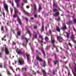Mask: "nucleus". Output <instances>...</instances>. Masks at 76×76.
I'll return each mask as SVG.
<instances>
[{"label": "nucleus", "mask_w": 76, "mask_h": 76, "mask_svg": "<svg viewBox=\"0 0 76 76\" xmlns=\"http://www.w3.org/2000/svg\"><path fill=\"white\" fill-rule=\"evenodd\" d=\"M25 19H26V22H28V18H27V17H26L25 18Z\"/></svg>", "instance_id": "a19ab883"}, {"label": "nucleus", "mask_w": 76, "mask_h": 76, "mask_svg": "<svg viewBox=\"0 0 76 76\" xmlns=\"http://www.w3.org/2000/svg\"><path fill=\"white\" fill-rule=\"evenodd\" d=\"M2 41H6V40L4 39V38H2Z\"/></svg>", "instance_id": "bf43d9fd"}, {"label": "nucleus", "mask_w": 76, "mask_h": 76, "mask_svg": "<svg viewBox=\"0 0 76 76\" xmlns=\"http://www.w3.org/2000/svg\"><path fill=\"white\" fill-rule=\"evenodd\" d=\"M8 75H12V74H11V73H10V72H9V71H8Z\"/></svg>", "instance_id": "5fc2aeb1"}, {"label": "nucleus", "mask_w": 76, "mask_h": 76, "mask_svg": "<svg viewBox=\"0 0 76 76\" xmlns=\"http://www.w3.org/2000/svg\"><path fill=\"white\" fill-rule=\"evenodd\" d=\"M42 72L43 73V76H47V73L46 72L45 70L44 69H42Z\"/></svg>", "instance_id": "9b49d317"}, {"label": "nucleus", "mask_w": 76, "mask_h": 76, "mask_svg": "<svg viewBox=\"0 0 76 76\" xmlns=\"http://www.w3.org/2000/svg\"><path fill=\"white\" fill-rule=\"evenodd\" d=\"M72 73H73V74L74 76H76V74H75V73L74 72H73V71H72Z\"/></svg>", "instance_id": "ea45409f"}, {"label": "nucleus", "mask_w": 76, "mask_h": 76, "mask_svg": "<svg viewBox=\"0 0 76 76\" xmlns=\"http://www.w3.org/2000/svg\"><path fill=\"white\" fill-rule=\"evenodd\" d=\"M37 73H38V74H41V73H40V72H39V71H37Z\"/></svg>", "instance_id": "4d7b16f0"}, {"label": "nucleus", "mask_w": 76, "mask_h": 76, "mask_svg": "<svg viewBox=\"0 0 76 76\" xmlns=\"http://www.w3.org/2000/svg\"><path fill=\"white\" fill-rule=\"evenodd\" d=\"M45 66H46V65L45 64V61H44V62L43 63V66L45 67Z\"/></svg>", "instance_id": "2f4dec72"}, {"label": "nucleus", "mask_w": 76, "mask_h": 76, "mask_svg": "<svg viewBox=\"0 0 76 76\" xmlns=\"http://www.w3.org/2000/svg\"><path fill=\"white\" fill-rule=\"evenodd\" d=\"M18 63H19V65H22V64H24L25 63L23 61V60L21 58H19L18 61Z\"/></svg>", "instance_id": "7ed1b4c3"}, {"label": "nucleus", "mask_w": 76, "mask_h": 76, "mask_svg": "<svg viewBox=\"0 0 76 76\" xmlns=\"http://www.w3.org/2000/svg\"><path fill=\"white\" fill-rule=\"evenodd\" d=\"M58 61H56V62H54V64H57V63H58Z\"/></svg>", "instance_id": "8fccbe9b"}, {"label": "nucleus", "mask_w": 76, "mask_h": 76, "mask_svg": "<svg viewBox=\"0 0 76 76\" xmlns=\"http://www.w3.org/2000/svg\"><path fill=\"white\" fill-rule=\"evenodd\" d=\"M18 21L19 23H20V25H22V22L20 21V18H18Z\"/></svg>", "instance_id": "a211bd4d"}, {"label": "nucleus", "mask_w": 76, "mask_h": 76, "mask_svg": "<svg viewBox=\"0 0 76 76\" xmlns=\"http://www.w3.org/2000/svg\"><path fill=\"white\" fill-rule=\"evenodd\" d=\"M57 39L60 42H61L63 41V39L62 38H57Z\"/></svg>", "instance_id": "393cba45"}, {"label": "nucleus", "mask_w": 76, "mask_h": 76, "mask_svg": "<svg viewBox=\"0 0 76 76\" xmlns=\"http://www.w3.org/2000/svg\"><path fill=\"white\" fill-rule=\"evenodd\" d=\"M23 3L22 2L21 6V10H22V11H23V12H25V10H24V9H23Z\"/></svg>", "instance_id": "1a4fd4ad"}, {"label": "nucleus", "mask_w": 76, "mask_h": 76, "mask_svg": "<svg viewBox=\"0 0 76 76\" xmlns=\"http://www.w3.org/2000/svg\"><path fill=\"white\" fill-rule=\"evenodd\" d=\"M25 41H26V42H28V41H29V39L25 38L24 39Z\"/></svg>", "instance_id": "c756f323"}, {"label": "nucleus", "mask_w": 76, "mask_h": 76, "mask_svg": "<svg viewBox=\"0 0 76 76\" xmlns=\"http://www.w3.org/2000/svg\"><path fill=\"white\" fill-rule=\"evenodd\" d=\"M53 12H56V13L54 14H53V15L55 17H56V16H58V15L60 14V13L59 12H57V11H58V10L56 9H53Z\"/></svg>", "instance_id": "f257e3e1"}, {"label": "nucleus", "mask_w": 76, "mask_h": 76, "mask_svg": "<svg viewBox=\"0 0 76 76\" xmlns=\"http://www.w3.org/2000/svg\"><path fill=\"white\" fill-rule=\"evenodd\" d=\"M51 34H52V32H51V31L50 30H49V31L47 34V35H48V36H49L50 35H51Z\"/></svg>", "instance_id": "6ab92c4d"}, {"label": "nucleus", "mask_w": 76, "mask_h": 76, "mask_svg": "<svg viewBox=\"0 0 76 76\" xmlns=\"http://www.w3.org/2000/svg\"><path fill=\"white\" fill-rule=\"evenodd\" d=\"M21 34V32L20 31H18L17 32V35L18 36H20Z\"/></svg>", "instance_id": "b1692460"}, {"label": "nucleus", "mask_w": 76, "mask_h": 76, "mask_svg": "<svg viewBox=\"0 0 76 76\" xmlns=\"http://www.w3.org/2000/svg\"><path fill=\"white\" fill-rule=\"evenodd\" d=\"M45 40L47 42H49L48 38H45Z\"/></svg>", "instance_id": "c9c22d12"}, {"label": "nucleus", "mask_w": 76, "mask_h": 76, "mask_svg": "<svg viewBox=\"0 0 76 76\" xmlns=\"http://www.w3.org/2000/svg\"><path fill=\"white\" fill-rule=\"evenodd\" d=\"M8 2H10V3H11V1H10V0H9V1H8Z\"/></svg>", "instance_id": "774afa93"}, {"label": "nucleus", "mask_w": 76, "mask_h": 76, "mask_svg": "<svg viewBox=\"0 0 76 76\" xmlns=\"http://www.w3.org/2000/svg\"><path fill=\"white\" fill-rule=\"evenodd\" d=\"M1 52L0 53V57H1V54H2V53L3 51H4V48H2L1 49Z\"/></svg>", "instance_id": "4be33fe9"}, {"label": "nucleus", "mask_w": 76, "mask_h": 76, "mask_svg": "<svg viewBox=\"0 0 76 76\" xmlns=\"http://www.w3.org/2000/svg\"><path fill=\"white\" fill-rule=\"evenodd\" d=\"M38 41L39 42H40V43H42V42H43V41H42V40H40L39 39H38Z\"/></svg>", "instance_id": "72a5a7b5"}, {"label": "nucleus", "mask_w": 76, "mask_h": 76, "mask_svg": "<svg viewBox=\"0 0 76 76\" xmlns=\"http://www.w3.org/2000/svg\"><path fill=\"white\" fill-rule=\"evenodd\" d=\"M48 65H49V66H52V65L51 64V63H50V61H51L52 60H53V59H48Z\"/></svg>", "instance_id": "4468645a"}, {"label": "nucleus", "mask_w": 76, "mask_h": 76, "mask_svg": "<svg viewBox=\"0 0 76 76\" xmlns=\"http://www.w3.org/2000/svg\"><path fill=\"white\" fill-rule=\"evenodd\" d=\"M12 6L13 7H14V3H12Z\"/></svg>", "instance_id": "864d4df0"}, {"label": "nucleus", "mask_w": 76, "mask_h": 76, "mask_svg": "<svg viewBox=\"0 0 76 76\" xmlns=\"http://www.w3.org/2000/svg\"><path fill=\"white\" fill-rule=\"evenodd\" d=\"M41 10H42V7H41V4H39V10L38 11V12H40Z\"/></svg>", "instance_id": "ddd939ff"}, {"label": "nucleus", "mask_w": 76, "mask_h": 76, "mask_svg": "<svg viewBox=\"0 0 76 76\" xmlns=\"http://www.w3.org/2000/svg\"><path fill=\"white\" fill-rule=\"evenodd\" d=\"M22 38H26L24 36H22Z\"/></svg>", "instance_id": "603ef678"}, {"label": "nucleus", "mask_w": 76, "mask_h": 76, "mask_svg": "<svg viewBox=\"0 0 76 76\" xmlns=\"http://www.w3.org/2000/svg\"><path fill=\"white\" fill-rule=\"evenodd\" d=\"M0 67H1V68H2V65L0 64Z\"/></svg>", "instance_id": "69168bd1"}, {"label": "nucleus", "mask_w": 76, "mask_h": 76, "mask_svg": "<svg viewBox=\"0 0 76 76\" xmlns=\"http://www.w3.org/2000/svg\"><path fill=\"white\" fill-rule=\"evenodd\" d=\"M37 26H34V29H37Z\"/></svg>", "instance_id": "a18cd8bd"}, {"label": "nucleus", "mask_w": 76, "mask_h": 76, "mask_svg": "<svg viewBox=\"0 0 76 76\" xmlns=\"http://www.w3.org/2000/svg\"><path fill=\"white\" fill-rule=\"evenodd\" d=\"M5 5L6 6H4V7L7 12H8V6L6 4H5Z\"/></svg>", "instance_id": "2eb2a0df"}, {"label": "nucleus", "mask_w": 76, "mask_h": 76, "mask_svg": "<svg viewBox=\"0 0 76 76\" xmlns=\"http://www.w3.org/2000/svg\"><path fill=\"white\" fill-rule=\"evenodd\" d=\"M27 69L26 68L23 67L22 68V72L24 71H26Z\"/></svg>", "instance_id": "a878e982"}, {"label": "nucleus", "mask_w": 76, "mask_h": 76, "mask_svg": "<svg viewBox=\"0 0 76 76\" xmlns=\"http://www.w3.org/2000/svg\"><path fill=\"white\" fill-rule=\"evenodd\" d=\"M51 42L52 44H53V46L55 47V45H54V42H55V40L54 39H51Z\"/></svg>", "instance_id": "9d476101"}, {"label": "nucleus", "mask_w": 76, "mask_h": 76, "mask_svg": "<svg viewBox=\"0 0 76 76\" xmlns=\"http://www.w3.org/2000/svg\"><path fill=\"white\" fill-rule=\"evenodd\" d=\"M31 20H34V18L33 17L31 18Z\"/></svg>", "instance_id": "338daca9"}, {"label": "nucleus", "mask_w": 76, "mask_h": 76, "mask_svg": "<svg viewBox=\"0 0 76 76\" xmlns=\"http://www.w3.org/2000/svg\"><path fill=\"white\" fill-rule=\"evenodd\" d=\"M34 16L35 18H37L38 17V16L36 14H34Z\"/></svg>", "instance_id": "c03bdc74"}, {"label": "nucleus", "mask_w": 76, "mask_h": 76, "mask_svg": "<svg viewBox=\"0 0 76 76\" xmlns=\"http://www.w3.org/2000/svg\"><path fill=\"white\" fill-rule=\"evenodd\" d=\"M31 6L32 7L31 8V12H32V11H33V10L34 9V11L33 12V13H35V12L37 10V6H36L35 4H34V6L32 5H31Z\"/></svg>", "instance_id": "f03ea898"}, {"label": "nucleus", "mask_w": 76, "mask_h": 76, "mask_svg": "<svg viewBox=\"0 0 76 76\" xmlns=\"http://www.w3.org/2000/svg\"><path fill=\"white\" fill-rule=\"evenodd\" d=\"M74 22H75V23H76V19H74Z\"/></svg>", "instance_id": "3c124183"}, {"label": "nucleus", "mask_w": 76, "mask_h": 76, "mask_svg": "<svg viewBox=\"0 0 76 76\" xmlns=\"http://www.w3.org/2000/svg\"><path fill=\"white\" fill-rule=\"evenodd\" d=\"M27 61H28L29 60V57H30V55H27Z\"/></svg>", "instance_id": "bb28decb"}, {"label": "nucleus", "mask_w": 76, "mask_h": 76, "mask_svg": "<svg viewBox=\"0 0 76 76\" xmlns=\"http://www.w3.org/2000/svg\"><path fill=\"white\" fill-rule=\"evenodd\" d=\"M3 15L4 16V18H5V13L4 12L3 13Z\"/></svg>", "instance_id": "de8ad7c7"}, {"label": "nucleus", "mask_w": 76, "mask_h": 76, "mask_svg": "<svg viewBox=\"0 0 76 76\" xmlns=\"http://www.w3.org/2000/svg\"><path fill=\"white\" fill-rule=\"evenodd\" d=\"M57 38H62L61 36H59V37H57Z\"/></svg>", "instance_id": "680f3d73"}, {"label": "nucleus", "mask_w": 76, "mask_h": 76, "mask_svg": "<svg viewBox=\"0 0 76 76\" xmlns=\"http://www.w3.org/2000/svg\"><path fill=\"white\" fill-rule=\"evenodd\" d=\"M36 59L37 60H38L40 62H42V59L40 58V57H39V56L38 55H37L36 56Z\"/></svg>", "instance_id": "423d86ee"}, {"label": "nucleus", "mask_w": 76, "mask_h": 76, "mask_svg": "<svg viewBox=\"0 0 76 76\" xmlns=\"http://www.w3.org/2000/svg\"><path fill=\"white\" fill-rule=\"evenodd\" d=\"M43 55H44V57H45V52H44V51H43Z\"/></svg>", "instance_id": "09e8293b"}, {"label": "nucleus", "mask_w": 76, "mask_h": 76, "mask_svg": "<svg viewBox=\"0 0 76 76\" xmlns=\"http://www.w3.org/2000/svg\"><path fill=\"white\" fill-rule=\"evenodd\" d=\"M16 52H17L18 54H19V55H22V52H21L20 50H18V49H17Z\"/></svg>", "instance_id": "6e6552de"}, {"label": "nucleus", "mask_w": 76, "mask_h": 76, "mask_svg": "<svg viewBox=\"0 0 76 76\" xmlns=\"http://www.w3.org/2000/svg\"><path fill=\"white\" fill-rule=\"evenodd\" d=\"M19 28L18 27H17L16 29V31H19Z\"/></svg>", "instance_id": "49530a36"}, {"label": "nucleus", "mask_w": 76, "mask_h": 76, "mask_svg": "<svg viewBox=\"0 0 76 76\" xmlns=\"http://www.w3.org/2000/svg\"><path fill=\"white\" fill-rule=\"evenodd\" d=\"M11 30L12 31V32H13L14 34H15V31L12 30V29H11Z\"/></svg>", "instance_id": "13d9d810"}, {"label": "nucleus", "mask_w": 76, "mask_h": 76, "mask_svg": "<svg viewBox=\"0 0 76 76\" xmlns=\"http://www.w3.org/2000/svg\"><path fill=\"white\" fill-rule=\"evenodd\" d=\"M74 70L75 72H76V67H75Z\"/></svg>", "instance_id": "e2e57ef3"}, {"label": "nucleus", "mask_w": 76, "mask_h": 76, "mask_svg": "<svg viewBox=\"0 0 76 76\" xmlns=\"http://www.w3.org/2000/svg\"><path fill=\"white\" fill-rule=\"evenodd\" d=\"M5 29H6V31H8V29H7V28L6 26H5Z\"/></svg>", "instance_id": "79ce46f5"}, {"label": "nucleus", "mask_w": 76, "mask_h": 76, "mask_svg": "<svg viewBox=\"0 0 76 76\" xmlns=\"http://www.w3.org/2000/svg\"><path fill=\"white\" fill-rule=\"evenodd\" d=\"M25 14H26V15H28V16H29V13H28L27 12H26L25 13Z\"/></svg>", "instance_id": "4c0bfd02"}, {"label": "nucleus", "mask_w": 76, "mask_h": 76, "mask_svg": "<svg viewBox=\"0 0 76 76\" xmlns=\"http://www.w3.org/2000/svg\"><path fill=\"white\" fill-rule=\"evenodd\" d=\"M24 1V2H25V3H27V0H24V1Z\"/></svg>", "instance_id": "052dcab7"}, {"label": "nucleus", "mask_w": 76, "mask_h": 76, "mask_svg": "<svg viewBox=\"0 0 76 76\" xmlns=\"http://www.w3.org/2000/svg\"><path fill=\"white\" fill-rule=\"evenodd\" d=\"M34 33H35V34L33 35V37L35 38H37L38 37L37 36V34H35V32L34 31Z\"/></svg>", "instance_id": "dca6fc26"}, {"label": "nucleus", "mask_w": 76, "mask_h": 76, "mask_svg": "<svg viewBox=\"0 0 76 76\" xmlns=\"http://www.w3.org/2000/svg\"><path fill=\"white\" fill-rule=\"evenodd\" d=\"M10 10H11V12L12 13V12H13V9H11Z\"/></svg>", "instance_id": "6e6d98bb"}, {"label": "nucleus", "mask_w": 76, "mask_h": 76, "mask_svg": "<svg viewBox=\"0 0 76 76\" xmlns=\"http://www.w3.org/2000/svg\"><path fill=\"white\" fill-rule=\"evenodd\" d=\"M4 47H5V54H9V49L7 48L6 47V45H4Z\"/></svg>", "instance_id": "20e7f679"}, {"label": "nucleus", "mask_w": 76, "mask_h": 76, "mask_svg": "<svg viewBox=\"0 0 76 76\" xmlns=\"http://www.w3.org/2000/svg\"><path fill=\"white\" fill-rule=\"evenodd\" d=\"M58 18H56V19L57 21H60V19H61V18H60V17L59 16H58Z\"/></svg>", "instance_id": "c85d7f7f"}, {"label": "nucleus", "mask_w": 76, "mask_h": 76, "mask_svg": "<svg viewBox=\"0 0 76 76\" xmlns=\"http://www.w3.org/2000/svg\"><path fill=\"white\" fill-rule=\"evenodd\" d=\"M71 38H75V36L73 34H72L71 36Z\"/></svg>", "instance_id": "7c9ffc66"}, {"label": "nucleus", "mask_w": 76, "mask_h": 76, "mask_svg": "<svg viewBox=\"0 0 76 76\" xmlns=\"http://www.w3.org/2000/svg\"><path fill=\"white\" fill-rule=\"evenodd\" d=\"M53 8H54V7H55V6L56 5V3H55V2H54V1L53 2Z\"/></svg>", "instance_id": "473e14b6"}, {"label": "nucleus", "mask_w": 76, "mask_h": 76, "mask_svg": "<svg viewBox=\"0 0 76 76\" xmlns=\"http://www.w3.org/2000/svg\"><path fill=\"white\" fill-rule=\"evenodd\" d=\"M67 28V27H66V26H65L64 27H63L61 28V29L62 30V31H64V30H66Z\"/></svg>", "instance_id": "aec40b11"}, {"label": "nucleus", "mask_w": 76, "mask_h": 76, "mask_svg": "<svg viewBox=\"0 0 76 76\" xmlns=\"http://www.w3.org/2000/svg\"><path fill=\"white\" fill-rule=\"evenodd\" d=\"M72 20H70L67 22V25H69L72 24Z\"/></svg>", "instance_id": "412c9836"}, {"label": "nucleus", "mask_w": 76, "mask_h": 76, "mask_svg": "<svg viewBox=\"0 0 76 76\" xmlns=\"http://www.w3.org/2000/svg\"><path fill=\"white\" fill-rule=\"evenodd\" d=\"M15 14L13 16L14 18H15V17H17V15L16 14V13H15Z\"/></svg>", "instance_id": "e433bc0d"}, {"label": "nucleus", "mask_w": 76, "mask_h": 76, "mask_svg": "<svg viewBox=\"0 0 76 76\" xmlns=\"http://www.w3.org/2000/svg\"><path fill=\"white\" fill-rule=\"evenodd\" d=\"M56 30L57 31H58V32H60V28H58V27L57 28H56Z\"/></svg>", "instance_id": "cd10ccee"}, {"label": "nucleus", "mask_w": 76, "mask_h": 76, "mask_svg": "<svg viewBox=\"0 0 76 76\" xmlns=\"http://www.w3.org/2000/svg\"><path fill=\"white\" fill-rule=\"evenodd\" d=\"M40 31H41V32H44V26L43 24L42 25V27L41 29H40Z\"/></svg>", "instance_id": "f8f14e48"}, {"label": "nucleus", "mask_w": 76, "mask_h": 76, "mask_svg": "<svg viewBox=\"0 0 76 76\" xmlns=\"http://www.w3.org/2000/svg\"><path fill=\"white\" fill-rule=\"evenodd\" d=\"M63 34L64 36H65V37H66L67 38H69V33H67V32H64Z\"/></svg>", "instance_id": "0eeeda50"}, {"label": "nucleus", "mask_w": 76, "mask_h": 76, "mask_svg": "<svg viewBox=\"0 0 76 76\" xmlns=\"http://www.w3.org/2000/svg\"><path fill=\"white\" fill-rule=\"evenodd\" d=\"M20 0H15V2L16 3L17 7H19L20 6V4H19V2Z\"/></svg>", "instance_id": "39448f33"}, {"label": "nucleus", "mask_w": 76, "mask_h": 76, "mask_svg": "<svg viewBox=\"0 0 76 76\" xmlns=\"http://www.w3.org/2000/svg\"><path fill=\"white\" fill-rule=\"evenodd\" d=\"M14 9L15 10V13H18V9L16 7L14 8Z\"/></svg>", "instance_id": "5701e85b"}, {"label": "nucleus", "mask_w": 76, "mask_h": 76, "mask_svg": "<svg viewBox=\"0 0 76 76\" xmlns=\"http://www.w3.org/2000/svg\"><path fill=\"white\" fill-rule=\"evenodd\" d=\"M1 30L2 31H4V29L3 27V26H2L1 27Z\"/></svg>", "instance_id": "37998d69"}, {"label": "nucleus", "mask_w": 76, "mask_h": 76, "mask_svg": "<svg viewBox=\"0 0 76 76\" xmlns=\"http://www.w3.org/2000/svg\"><path fill=\"white\" fill-rule=\"evenodd\" d=\"M39 38H42V36L40 34H39Z\"/></svg>", "instance_id": "f704fd0d"}, {"label": "nucleus", "mask_w": 76, "mask_h": 76, "mask_svg": "<svg viewBox=\"0 0 76 76\" xmlns=\"http://www.w3.org/2000/svg\"><path fill=\"white\" fill-rule=\"evenodd\" d=\"M27 33H28L30 35V37H31V31L29 30L28 29H27Z\"/></svg>", "instance_id": "f3484780"}, {"label": "nucleus", "mask_w": 76, "mask_h": 76, "mask_svg": "<svg viewBox=\"0 0 76 76\" xmlns=\"http://www.w3.org/2000/svg\"><path fill=\"white\" fill-rule=\"evenodd\" d=\"M49 47H50V46H47L45 48V49L46 50H48V48H49Z\"/></svg>", "instance_id": "58836bf2"}, {"label": "nucleus", "mask_w": 76, "mask_h": 76, "mask_svg": "<svg viewBox=\"0 0 76 76\" xmlns=\"http://www.w3.org/2000/svg\"><path fill=\"white\" fill-rule=\"evenodd\" d=\"M26 7L27 9H29V6H27Z\"/></svg>", "instance_id": "0e129e2a"}]
</instances>
